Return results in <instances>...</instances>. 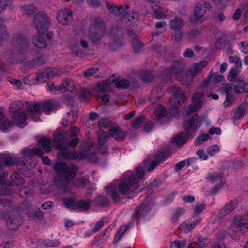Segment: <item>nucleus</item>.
<instances>
[{
	"instance_id": "8",
	"label": "nucleus",
	"mask_w": 248,
	"mask_h": 248,
	"mask_svg": "<svg viewBox=\"0 0 248 248\" xmlns=\"http://www.w3.org/2000/svg\"><path fill=\"white\" fill-rule=\"evenodd\" d=\"M18 162L16 157H13L6 154H0V184L3 183L2 178L6 177L8 171L3 169L4 166H11L15 165Z\"/></svg>"
},
{
	"instance_id": "56",
	"label": "nucleus",
	"mask_w": 248,
	"mask_h": 248,
	"mask_svg": "<svg viewBox=\"0 0 248 248\" xmlns=\"http://www.w3.org/2000/svg\"><path fill=\"white\" fill-rule=\"evenodd\" d=\"M96 204L103 207H106L108 205V201L107 198L104 196H98L95 200Z\"/></svg>"
},
{
	"instance_id": "35",
	"label": "nucleus",
	"mask_w": 248,
	"mask_h": 248,
	"mask_svg": "<svg viewBox=\"0 0 248 248\" xmlns=\"http://www.w3.org/2000/svg\"><path fill=\"white\" fill-rule=\"evenodd\" d=\"M140 79L144 82H151L154 78V75L150 71H142L139 73Z\"/></svg>"
},
{
	"instance_id": "47",
	"label": "nucleus",
	"mask_w": 248,
	"mask_h": 248,
	"mask_svg": "<svg viewBox=\"0 0 248 248\" xmlns=\"http://www.w3.org/2000/svg\"><path fill=\"white\" fill-rule=\"evenodd\" d=\"M207 64V62L204 61L194 63L192 68V74L196 75L200 73Z\"/></svg>"
},
{
	"instance_id": "36",
	"label": "nucleus",
	"mask_w": 248,
	"mask_h": 248,
	"mask_svg": "<svg viewBox=\"0 0 248 248\" xmlns=\"http://www.w3.org/2000/svg\"><path fill=\"white\" fill-rule=\"evenodd\" d=\"M60 86H62V91L63 90V92H65V90H66L69 91V93L71 94V97L73 95H74V93L73 91V82L72 80L67 78L63 80V82Z\"/></svg>"
},
{
	"instance_id": "46",
	"label": "nucleus",
	"mask_w": 248,
	"mask_h": 248,
	"mask_svg": "<svg viewBox=\"0 0 248 248\" xmlns=\"http://www.w3.org/2000/svg\"><path fill=\"white\" fill-rule=\"evenodd\" d=\"M33 190L27 186L21 187L19 190V196L22 198H27L33 193Z\"/></svg>"
},
{
	"instance_id": "27",
	"label": "nucleus",
	"mask_w": 248,
	"mask_h": 248,
	"mask_svg": "<svg viewBox=\"0 0 248 248\" xmlns=\"http://www.w3.org/2000/svg\"><path fill=\"white\" fill-rule=\"evenodd\" d=\"M11 117L13 120V124H15L17 126L22 124L27 118L24 112H18L13 114Z\"/></svg>"
},
{
	"instance_id": "53",
	"label": "nucleus",
	"mask_w": 248,
	"mask_h": 248,
	"mask_svg": "<svg viewBox=\"0 0 248 248\" xmlns=\"http://www.w3.org/2000/svg\"><path fill=\"white\" fill-rule=\"evenodd\" d=\"M11 179L17 186L22 185L25 183L24 179L17 173L12 174L11 175Z\"/></svg>"
},
{
	"instance_id": "33",
	"label": "nucleus",
	"mask_w": 248,
	"mask_h": 248,
	"mask_svg": "<svg viewBox=\"0 0 248 248\" xmlns=\"http://www.w3.org/2000/svg\"><path fill=\"white\" fill-rule=\"evenodd\" d=\"M39 146L41 147L46 153L51 150V141L49 139L46 138H42L38 142Z\"/></svg>"
},
{
	"instance_id": "38",
	"label": "nucleus",
	"mask_w": 248,
	"mask_h": 248,
	"mask_svg": "<svg viewBox=\"0 0 248 248\" xmlns=\"http://www.w3.org/2000/svg\"><path fill=\"white\" fill-rule=\"evenodd\" d=\"M170 27L175 31L180 30L184 26V22L179 17L172 20L170 23Z\"/></svg>"
},
{
	"instance_id": "64",
	"label": "nucleus",
	"mask_w": 248,
	"mask_h": 248,
	"mask_svg": "<svg viewBox=\"0 0 248 248\" xmlns=\"http://www.w3.org/2000/svg\"><path fill=\"white\" fill-rule=\"evenodd\" d=\"M219 150V146L217 145H213L209 147L207 150V153L210 156L214 155L215 154L217 153Z\"/></svg>"
},
{
	"instance_id": "54",
	"label": "nucleus",
	"mask_w": 248,
	"mask_h": 248,
	"mask_svg": "<svg viewBox=\"0 0 248 248\" xmlns=\"http://www.w3.org/2000/svg\"><path fill=\"white\" fill-rule=\"evenodd\" d=\"M200 33V31L198 29L191 30L187 32L186 35V39L188 41L192 42L199 35Z\"/></svg>"
},
{
	"instance_id": "61",
	"label": "nucleus",
	"mask_w": 248,
	"mask_h": 248,
	"mask_svg": "<svg viewBox=\"0 0 248 248\" xmlns=\"http://www.w3.org/2000/svg\"><path fill=\"white\" fill-rule=\"evenodd\" d=\"M242 14L244 15L248 14V2L242 5L241 8L237 9L233 16H241Z\"/></svg>"
},
{
	"instance_id": "15",
	"label": "nucleus",
	"mask_w": 248,
	"mask_h": 248,
	"mask_svg": "<svg viewBox=\"0 0 248 248\" xmlns=\"http://www.w3.org/2000/svg\"><path fill=\"white\" fill-rule=\"evenodd\" d=\"M212 6L208 2L201 1L197 2L194 9V16H204L210 14Z\"/></svg>"
},
{
	"instance_id": "1",
	"label": "nucleus",
	"mask_w": 248,
	"mask_h": 248,
	"mask_svg": "<svg viewBox=\"0 0 248 248\" xmlns=\"http://www.w3.org/2000/svg\"><path fill=\"white\" fill-rule=\"evenodd\" d=\"M53 139V144L59 150L58 154L61 157L69 160H76L78 157V153L70 151L67 148V147L74 148L79 142L78 138L68 139L63 131H56Z\"/></svg>"
},
{
	"instance_id": "63",
	"label": "nucleus",
	"mask_w": 248,
	"mask_h": 248,
	"mask_svg": "<svg viewBox=\"0 0 248 248\" xmlns=\"http://www.w3.org/2000/svg\"><path fill=\"white\" fill-rule=\"evenodd\" d=\"M210 137L207 134H201L198 138H197L195 141L196 145H199L202 142L205 141L209 139Z\"/></svg>"
},
{
	"instance_id": "6",
	"label": "nucleus",
	"mask_w": 248,
	"mask_h": 248,
	"mask_svg": "<svg viewBox=\"0 0 248 248\" xmlns=\"http://www.w3.org/2000/svg\"><path fill=\"white\" fill-rule=\"evenodd\" d=\"M15 52L13 54H16V57L20 58V56H24L27 53L30 47L29 41L20 34L16 35L13 41Z\"/></svg>"
},
{
	"instance_id": "21",
	"label": "nucleus",
	"mask_w": 248,
	"mask_h": 248,
	"mask_svg": "<svg viewBox=\"0 0 248 248\" xmlns=\"http://www.w3.org/2000/svg\"><path fill=\"white\" fill-rule=\"evenodd\" d=\"M151 210V206L146 202L142 203L135 209L134 214L132 216L133 218L136 219L140 217H143Z\"/></svg>"
},
{
	"instance_id": "32",
	"label": "nucleus",
	"mask_w": 248,
	"mask_h": 248,
	"mask_svg": "<svg viewBox=\"0 0 248 248\" xmlns=\"http://www.w3.org/2000/svg\"><path fill=\"white\" fill-rule=\"evenodd\" d=\"M224 78V77L222 75H211V72L207 76V79L203 80V84L204 86H207L208 84L213 79L214 83H218L222 81Z\"/></svg>"
},
{
	"instance_id": "12",
	"label": "nucleus",
	"mask_w": 248,
	"mask_h": 248,
	"mask_svg": "<svg viewBox=\"0 0 248 248\" xmlns=\"http://www.w3.org/2000/svg\"><path fill=\"white\" fill-rule=\"evenodd\" d=\"M33 22L38 32L43 34L47 31L50 24V19L48 16H35Z\"/></svg>"
},
{
	"instance_id": "19",
	"label": "nucleus",
	"mask_w": 248,
	"mask_h": 248,
	"mask_svg": "<svg viewBox=\"0 0 248 248\" xmlns=\"http://www.w3.org/2000/svg\"><path fill=\"white\" fill-rule=\"evenodd\" d=\"M22 222L23 219L20 216H12L7 220L6 225L10 230L15 231Z\"/></svg>"
},
{
	"instance_id": "17",
	"label": "nucleus",
	"mask_w": 248,
	"mask_h": 248,
	"mask_svg": "<svg viewBox=\"0 0 248 248\" xmlns=\"http://www.w3.org/2000/svg\"><path fill=\"white\" fill-rule=\"evenodd\" d=\"M109 137L115 139L116 140H122L126 136V133L116 124L112 125L109 129Z\"/></svg>"
},
{
	"instance_id": "18",
	"label": "nucleus",
	"mask_w": 248,
	"mask_h": 248,
	"mask_svg": "<svg viewBox=\"0 0 248 248\" xmlns=\"http://www.w3.org/2000/svg\"><path fill=\"white\" fill-rule=\"evenodd\" d=\"M106 8L110 14L117 15L124 14L130 8V7L127 4H125L124 6L117 5L107 1Z\"/></svg>"
},
{
	"instance_id": "7",
	"label": "nucleus",
	"mask_w": 248,
	"mask_h": 248,
	"mask_svg": "<svg viewBox=\"0 0 248 248\" xmlns=\"http://www.w3.org/2000/svg\"><path fill=\"white\" fill-rule=\"evenodd\" d=\"M202 118L196 114L184 121V128L188 136L192 137L196 135L197 131L202 125Z\"/></svg>"
},
{
	"instance_id": "11",
	"label": "nucleus",
	"mask_w": 248,
	"mask_h": 248,
	"mask_svg": "<svg viewBox=\"0 0 248 248\" xmlns=\"http://www.w3.org/2000/svg\"><path fill=\"white\" fill-rule=\"evenodd\" d=\"M232 229L235 233L242 234L248 232V222L242 216L236 217L233 219Z\"/></svg>"
},
{
	"instance_id": "39",
	"label": "nucleus",
	"mask_w": 248,
	"mask_h": 248,
	"mask_svg": "<svg viewBox=\"0 0 248 248\" xmlns=\"http://www.w3.org/2000/svg\"><path fill=\"white\" fill-rule=\"evenodd\" d=\"M189 137H190L186 132L180 133L175 137V142L177 145H182L187 141Z\"/></svg>"
},
{
	"instance_id": "10",
	"label": "nucleus",
	"mask_w": 248,
	"mask_h": 248,
	"mask_svg": "<svg viewBox=\"0 0 248 248\" xmlns=\"http://www.w3.org/2000/svg\"><path fill=\"white\" fill-rule=\"evenodd\" d=\"M203 96V93H196L192 98L193 104L185 108L184 110L185 114L189 115L198 110L203 105V101L201 100Z\"/></svg>"
},
{
	"instance_id": "30",
	"label": "nucleus",
	"mask_w": 248,
	"mask_h": 248,
	"mask_svg": "<svg viewBox=\"0 0 248 248\" xmlns=\"http://www.w3.org/2000/svg\"><path fill=\"white\" fill-rule=\"evenodd\" d=\"M22 153L24 156H30L33 155L41 156L44 154L41 149L35 147L31 149L25 148L22 150Z\"/></svg>"
},
{
	"instance_id": "2",
	"label": "nucleus",
	"mask_w": 248,
	"mask_h": 248,
	"mask_svg": "<svg viewBox=\"0 0 248 248\" xmlns=\"http://www.w3.org/2000/svg\"><path fill=\"white\" fill-rule=\"evenodd\" d=\"M53 168L59 177L64 182L58 183L59 189L62 192L70 191V187L67 183L75 177L78 170V166L74 164H67L64 162L57 161L53 164Z\"/></svg>"
},
{
	"instance_id": "55",
	"label": "nucleus",
	"mask_w": 248,
	"mask_h": 248,
	"mask_svg": "<svg viewBox=\"0 0 248 248\" xmlns=\"http://www.w3.org/2000/svg\"><path fill=\"white\" fill-rule=\"evenodd\" d=\"M155 113L156 116L159 118H161L167 114L166 108L161 105L157 107Z\"/></svg>"
},
{
	"instance_id": "52",
	"label": "nucleus",
	"mask_w": 248,
	"mask_h": 248,
	"mask_svg": "<svg viewBox=\"0 0 248 248\" xmlns=\"http://www.w3.org/2000/svg\"><path fill=\"white\" fill-rule=\"evenodd\" d=\"M185 213V210L184 208H177L174 210L171 217V220L173 222H177L179 217Z\"/></svg>"
},
{
	"instance_id": "31",
	"label": "nucleus",
	"mask_w": 248,
	"mask_h": 248,
	"mask_svg": "<svg viewBox=\"0 0 248 248\" xmlns=\"http://www.w3.org/2000/svg\"><path fill=\"white\" fill-rule=\"evenodd\" d=\"M24 108V104L20 101H16L10 104L9 106V111L10 114H13L20 112Z\"/></svg>"
},
{
	"instance_id": "25",
	"label": "nucleus",
	"mask_w": 248,
	"mask_h": 248,
	"mask_svg": "<svg viewBox=\"0 0 248 248\" xmlns=\"http://www.w3.org/2000/svg\"><path fill=\"white\" fill-rule=\"evenodd\" d=\"M207 178L212 183H217V185H223L225 183V179L222 173H209Z\"/></svg>"
},
{
	"instance_id": "60",
	"label": "nucleus",
	"mask_w": 248,
	"mask_h": 248,
	"mask_svg": "<svg viewBox=\"0 0 248 248\" xmlns=\"http://www.w3.org/2000/svg\"><path fill=\"white\" fill-rule=\"evenodd\" d=\"M13 193V190L10 187L5 185L0 186V195H11Z\"/></svg>"
},
{
	"instance_id": "13",
	"label": "nucleus",
	"mask_w": 248,
	"mask_h": 248,
	"mask_svg": "<svg viewBox=\"0 0 248 248\" xmlns=\"http://www.w3.org/2000/svg\"><path fill=\"white\" fill-rule=\"evenodd\" d=\"M199 216H194L180 225V229L185 232H187L193 230L201 221Z\"/></svg>"
},
{
	"instance_id": "24",
	"label": "nucleus",
	"mask_w": 248,
	"mask_h": 248,
	"mask_svg": "<svg viewBox=\"0 0 248 248\" xmlns=\"http://www.w3.org/2000/svg\"><path fill=\"white\" fill-rule=\"evenodd\" d=\"M91 205V201L89 200L82 199L77 201L75 210L81 212H87L88 211Z\"/></svg>"
},
{
	"instance_id": "62",
	"label": "nucleus",
	"mask_w": 248,
	"mask_h": 248,
	"mask_svg": "<svg viewBox=\"0 0 248 248\" xmlns=\"http://www.w3.org/2000/svg\"><path fill=\"white\" fill-rule=\"evenodd\" d=\"M99 71V69L97 67H92L89 68L85 70L83 74L86 78L92 77L93 75L97 73Z\"/></svg>"
},
{
	"instance_id": "20",
	"label": "nucleus",
	"mask_w": 248,
	"mask_h": 248,
	"mask_svg": "<svg viewBox=\"0 0 248 248\" xmlns=\"http://www.w3.org/2000/svg\"><path fill=\"white\" fill-rule=\"evenodd\" d=\"M237 202L235 201H231L226 203L224 206L219 210L217 216L219 218H223L225 216L230 214L237 206Z\"/></svg>"
},
{
	"instance_id": "29",
	"label": "nucleus",
	"mask_w": 248,
	"mask_h": 248,
	"mask_svg": "<svg viewBox=\"0 0 248 248\" xmlns=\"http://www.w3.org/2000/svg\"><path fill=\"white\" fill-rule=\"evenodd\" d=\"M62 203L67 208L75 210L77 204L76 198L74 196H69L62 199Z\"/></svg>"
},
{
	"instance_id": "58",
	"label": "nucleus",
	"mask_w": 248,
	"mask_h": 248,
	"mask_svg": "<svg viewBox=\"0 0 248 248\" xmlns=\"http://www.w3.org/2000/svg\"><path fill=\"white\" fill-rule=\"evenodd\" d=\"M8 36L6 28L0 22V43L6 39Z\"/></svg>"
},
{
	"instance_id": "28",
	"label": "nucleus",
	"mask_w": 248,
	"mask_h": 248,
	"mask_svg": "<svg viewBox=\"0 0 248 248\" xmlns=\"http://www.w3.org/2000/svg\"><path fill=\"white\" fill-rule=\"evenodd\" d=\"M121 32L122 31L120 27H112L109 33V37L112 39H115V40L111 44L112 46L114 45H118L119 43L118 36L121 33Z\"/></svg>"
},
{
	"instance_id": "3",
	"label": "nucleus",
	"mask_w": 248,
	"mask_h": 248,
	"mask_svg": "<svg viewBox=\"0 0 248 248\" xmlns=\"http://www.w3.org/2000/svg\"><path fill=\"white\" fill-rule=\"evenodd\" d=\"M136 174L137 177L134 174H131L126 180L121 182L119 185V189L121 193L125 195L128 199L134 198L140 191L137 189L139 180L141 179L144 174L143 168L141 167H137Z\"/></svg>"
},
{
	"instance_id": "51",
	"label": "nucleus",
	"mask_w": 248,
	"mask_h": 248,
	"mask_svg": "<svg viewBox=\"0 0 248 248\" xmlns=\"http://www.w3.org/2000/svg\"><path fill=\"white\" fill-rule=\"evenodd\" d=\"M88 180L84 177H79L75 179L73 183L76 187L80 188L85 186Z\"/></svg>"
},
{
	"instance_id": "9",
	"label": "nucleus",
	"mask_w": 248,
	"mask_h": 248,
	"mask_svg": "<svg viewBox=\"0 0 248 248\" xmlns=\"http://www.w3.org/2000/svg\"><path fill=\"white\" fill-rule=\"evenodd\" d=\"M168 91L170 92H173V97L170 98L169 102L170 104L174 107V113L177 114L178 110L176 108L178 104H180L184 102L186 100V95L183 93L180 88L177 86H172L169 88Z\"/></svg>"
},
{
	"instance_id": "48",
	"label": "nucleus",
	"mask_w": 248,
	"mask_h": 248,
	"mask_svg": "<svg viewBox=\"0 0 248 248\" xmlns=\"http://www.w3.org/2000/svg\"><path fill=\"white\" fill-rule=\"evenodd\" d=\"M145 120L144 116H140L137 117L135 119L132 121V125L133 128L137 129L141 126L142 123Z\"/></svg>"
},
{
	"instance_id": "26",
	"label": "nucleus",
	"mask_w": 248,
	"mask_h": 248,
	"mask_svg": "<svg viewBox=\"0 0 248 248\" xmlns=\"http://www.w3.org/2000/svg\"><path fill=\"white\" fill-rule=\"evenodd\" d=\"M67 116L68 118L62 123V125L64 127L75 123L78 118V111L76 109H72L67 113Z\"/></svg>"
},
{
	"instance_id": "41",
	"label": "nucleus",
	"mask_w": 248,
	"mask_h": 248,
	"mask_svg": "<svg viewBox=\"0 0 248 248\" xmlns=\"http://www.w3.org/2000/svg\"><path fill=\"white\" fill-rule=\"evenodd\" d=\"M228 79L230 81H233L238 83L243 82V80L239 78V76L237 74V70L235 68H232L231 69Z\"/></svg>"
},
{
	"instance_id": "16",
	"label": "nucleus",
	"mask_w": 248,
	"mask_h": 248,
	"mask_svg": "<svg viewBox=\"0 0 248 248\" xmlns=\"http://www.w3.org/2000/svg\"><path fill=\"white\" fill-rule=\"evenodd\" d=\"M53 76L50 68L43 69L38 71L33 78L32 83L34 84H42L47 81L48 78Z\"/></svg>"
},
{
	"instance_id": "42",
	"label": "nucleus",
	"mask_w": 248,
	"mask_h": 248,
	"mask_svg": "<svg viewBox=\"0 0 248 248\" xmlns=\"http://www.w3.org/2000/svg\"><path fill=\"white\" fill-rule=\"evenodd\" d=\"M78 157L77 159H79L80 160L83 159H87L89 160L90 161L93 162H95L98 161V159L96 154L94 153H84L82 154V155L78 154Z\"/></svg>"
},
{
	"instance_id": "22",
	"label": "nucleus",
	"mask_w": 248,
	"mask_h": 248,
	"mask_svg": "<svg viewBox=\"0 0 248 248\" xmlns=\"http://www.w3.org/2000/svg\"><path fill=\"white\" fill-rule=\"evenodd\" d=\"M60 108V104L58 101L56 100H47L43 103V110L44 112H49L57 109Z\"/></svg>"
},
{
	"instance_id": "34",
	"label": "nucleus",
	"mask_w": 248,
	"mask_h": 248,
	"mask_svg": "<svg viewBox=\"0 0 248 248\" xmlns=\"http://www.w3.org/2000/svg\"><path fill=\"white\" fill-rule=\"evenodd\" d=\"M27 110L31 112L40 113L41 105L38 102H28L26 104Z\"/></svg>"
},
{
	"instance_id": "37",
	"label": "nucleus",
	"mask_w": 248,
	"mask_h": 248,
	"mask_svg": "<svg viewBox=\"0 0 248 248\" xmlns=\"http://www.w3.org/2000/svg\"><path fill=\"white\" fill-rule=\"evenodd\" d=\"M32 41L34 46L38 48H45L47 46L46 40L41 35L33 37Z\"/></svg>"
},
{
	"instance_id": "44",
	"label": "nucleus",
	"mask_w": 248,
	"mask_h": 248,
	"mask_svg": "<svg viewBox=\"0 0 248 248\" xmlns=\"http://www.w3.org/2000/svg\"><path fill=\"white\" fill-rule=\"evenodd\" d=\"M97 141L99 145H103L107 141L109 137V135L104 131L100 130L97 133Z\"/></svg>"
},
{
	"instance_id": "40",
	"label": "nucleus",
	"mask_w": 248,
	"mask_h": 248,
	"mask_svg": "<svg viewBox=\"0 0 248 248\" xmlns=\"http://www.w3.org/2000/svg\"><path fill=\"white\" fill-rule=\"evenodd\" d=\"M18 207L19 210L24 212L28 215V212L30 211L32 207V205L29 201L25 200L18 204Z\"/></svg>"
},
{
	"instance_id": "57",
	"label": "nucleus",
	"mask_w": 248,
	"mask_h": 248,
	"mask_svg": "<svg viewBox=\"0 0 248 248\" xmlns=\"http://www.w3.org/2000/svg\"><path fill=\"white\" fill-rule=\"evenodd\" d=\"M131 83L126 79H121L115 82V86L117 88H127Z\"/></svg>"
},
{
	"instance_id": "49",
	"label": "nucleus",
	"mask_w": 248,
	"mask_h": 248,
	"mask_svg": "<svg viewBox=\"0 0 248 248\" xmlns=\"http://www.w3.org/2000/svg\"><path fill=\"white\" fill-rule=\"evenodd\" d=\"M143 47V44L137 38L132 39V47L135 53H139Z\"/></svg>"
},
{
	"instance_id": "5",
	"label": "nucleus",
	"mask_w": 248,
	"mask_h": 248,
	"mask_svg": "<svg viewBox=\"0 0 248 248\" xmlns=\"http://www.w3.org/2000/svg\"><path fill=\"white\" fill-rule=\"evenodd\" d=\"M184 64L177 61L174 62L170 69H165L162 71L160 78L164 82L170 81L172 76L175 75L178 80H180L184 69Z\"/></svg>"
},
{
	"instance_id": "45",
	"label": "nucleus",
	"mask_w": 248,
	"mask_h": 248,
	"mask_svg": "<svg viewBox=\"0 0 248 248\" xmlns=\"http://www.w3.org/2000/svg\"><path fill=\"white\" fill-rule=\"evenodd\" d=\"M28 216L34 219H41L43 218V214L39 208L33 209L32 207L30 212H28Z\"/></svg>"
},
{
	"instance_id": "43",
	"label": "nucleus",
	"mask_w": 248,
	"mask_h": 248,
	"mask_svg": "<svg viewBox=\"0 0 248 248\" xmlns=\"http://www.w3.org/2000/svg\"><path fill=\"white\" fill-rule=\"evenodd\" d=\"M111 81L110 79H107L104 82L99 83L97 84L95 88V90L97 93H104L108 88V86L111 83Z\"/></svg>"
},
{
	"instance_id": "59",
	"label": "nucleus",
	"mask_w": 248,
	"mask_h": 248,
	"mask_svg": "<svg viewBox=\"0 0 248 248\" xmlns=\"http://www.w3.org/2000/svg\"><path fill=\"white\" fill-rule=\"evenodd\" d=\"M108 228L105 231L102 232L100 235L97 236L94 239V241L97 244H102L107 240V237H105L106 233L108 232Z\"/></svg>"
},
{
	"instance_id": "23",
	"label": "nucleus",
	"mask_w": 248,
	"mask_h": 248,
	"mask_svg": "<svg viewBox=\"0 0 248 248\" xmlns=\"http://www.w3.org/2000/svg\"><path fill=\"white\" fill-rule=\"evenodd\" d=\"M24 14L28 15L36 14V16H46V14L44 11H39L38 8L33 5H25L21 7Z\"/></svg>"
},
{
	"instance_id": "4",
	"label": "nucleus",
	"mask_w": 248,
	"mask_h": 248,
	"mask_svg": "<svg viewBox=\"0 0 248 248\" xmlns=\"http://www.w3.org/2000/svg\"><path fill=\"white\" fill-rule=\"evenodd\" d=\"M106 29L105 23L101 19L94 18L88 31V37L92 42H98L104 36Z\"/></svg>"
},
{
	"instance_id": "14",
	"label": "nucleus",
	"mask_w": 248,
	"mask_h": 248,
	"mask_svg": "<svg viewBox=\"0 0 248 248\" xmlns=\"http://www.w3.org/2000/svg\"><path fill=\"white\" fill-rule=\"evenodd\" d=\"M170 151L167 149H163L158 151L154 155V160L152 161L148 170L152 171L161 162L166 160L169 157Z\"/></svg>"
},
{
	"instance_id": "50",
	"label": "nucleus",
	"mask_w": 248,
	"mask_h": 248,
	"mask_svg": "<svg viewBox=\"0 0 248 248\" xmlns=\"http://www.w3.org/2000/svg\"><path fill=\"white\" fill-rule=\"evenodd\" d=\"M97 126L100 128H105L109 130L112 124L107 118H102L97 122Z\"/></svg>"
}]
</instances>
